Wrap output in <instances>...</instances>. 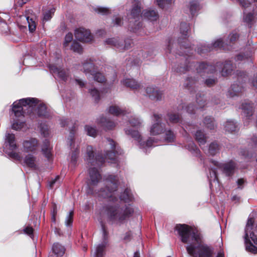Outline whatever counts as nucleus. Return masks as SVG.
I'll use <instances>...</instances> for the list:
<instances>
[{
    "instance_id": "obj_34",
    "label": "nucleus",
    "mask_w": 257,
    "mask_h": 257,
    "mask_svg": "<svg viewBox=\"0 0 257 257\" xmlns=\"http://www.w3.org/2000/svg\"><path fill=\"white\" fill-rule=\"evenodd\" d=\"M225 131L232 133L235 132L237 128L236 122L231 119L227 120L224 124Z\"/></svg>"
},
{
    "instance_id": "obj_50",
    "label": "nucleus",
    "mask_w": 257,
    "mask_h": 257,
    "mask_svg": "<svg viewBox=\"0 0 257 257\" xmlns=\"http://www.w3.org/2000/svg\"><path fill=\"white\" fill-rule=\"evenodd\" d=\"M27 20L28 23L29 31L31 32H33L36 29V24L35 22L32 20V19H29V17H27Z\"/></svg>"
},
{
    "instance_id": "obj_28",
    "label": "nucleus",
    "mask_w": 257,
    "mask_h": 257,
    "mask_svg": "<svg viewBox=\"0 0 257 257\" xmlns=\"http://www.w3.org/2000/svg\"><path fill=\"white\" fill-rule=\"evenodd\" d=\"M143 16L152 21H156L159 15L157 12L155 10H146L143 13Z\"/></svg>"
},
{
    "instance_id": "obj_37",
    "label": "nucleus",
    "mask_w": 257,
    "mask_h": 257,
    "mask_svg": "<svg viewBox=\"0 0 257 257\" xmlns=\"http://www.w3.org/2000/svg\"><path fill=\"white\" fill-rule=\"evenodd\" d=\"M53 252L58 256H62L65 252V248L61 244L55 243L53 244L52 247Z\"/></svg>"
},
{
    "instance_id": "obj_52",
    "label": "nucleus",
    "mask_w": 257,
    "mask_h": 257,
    "mask_svg": "<svg viewBox=\"0 0 257 257\" xmlns=\"http://www.w3.org/2000/svg\"><path fill=\"white\" fill-rule=\"evenodd\" d=\"M94 10L96 12L102 15H106L109 13V10L106 8L98 7L95 8Z\"/></svg>"
},
{
    "instance_id": "obj_38",
    "label": "nucleus",
    "mask_w": 257,
    "mask_h": 257,
    "mask_svg": "<svg viewBox=\"0 0 257 257\" xmlns=\"http://www.w3.org/2000/svg\"><path fill=\"white\" fill-rule=\"evenodd\" d=\"M105 43L110 45L112 46L115 47L116 48L118 49L119 51L120 49H121V42L119 41V39L118 38H109L106 40Z\"/></svg>"
},
{
    "instance_id": "obj_64",
    "label": "nucleus",
    "mask_w": 257,
    "mask_h": 257,
    "mask_svg": "<svg viewBox=\"0 0 257 257\" xmlns=\"http://www.w3.org/2000/svg\"><path fill=\"white\" fill-rule=\"evenodd\" d=\"M220 100L216 97L213 98L211 101V105H217L220 103Z\"/></svg>"
},
{
    "instance_id": "obj_41",
    "label": "nucleus",
    "mask_w": 257,
    "mask_h": 257,
    "mask_svg": "<svg viewBox=\"0 0 257 257\" xmlns=\"http://www.w3.org/2000/svg\"><path fill=\"white\" fill-rule=\"evenodd\" d=\"M238 154L241 156L242 159L244 160H249L253 157V154L245 149H240L239 151Z\"/></svg>"
},
{
    "instance_id": "obj_45",
    "label": "nucleus",
    "mask_w": 257,
    "mask_h": 257,
    "mask_svg": "<svg viewBox=\"0 0 257 257\" xmlns=\"http://www.w3.org/2000/svg\"><path fill=\"white\" fill-rule=\"evenodd\" d=\"M158 6L162 8H165L167 5L174 2L175 0H155Z\"/></svg>"
},
{
    "instance_id": "obj_16",
    "label": "nucleus",
    "mask_w": 257,
    "mask_h": 257,
    "mask_svg": "<svg viewBox=\"0 0 257 257\" xmlns=\"http://www.w3.org/2000/svg\"><path fill=\"white\" fill-rule=\"evenodd\" d=\"M125 134L127 135L131 136L132 138H133L136 140L138 141L140 143L141 147L145 148L146 147H150L152 146L153 143L154 141L152 139H149L147 142L146 143H142V138L141 135L139 132L137 131H134L132 130L125 129Z\"/></svg>"
},
{
    "instance_id": "obj_48",
    "label": "nucleus",
    "mask_w": 257,
    "mask_h": 257,
    "mask_svg": "<svg viewBox=\"0 0 257 257\" xmlns=\"http://www.w3.org/2000/svg\"><path fill=\"white\" fill-rule=\"evenodd\" d=\"M73 211L71 210L69 212L65 220V224L67 226H71L73 222Z\"/></svg>"
},
{
    "instance_id": "obj_24",
    "label": "nucleus",
    "mask_w": 257,
    "mask_h": 257,
    "mask_svg": "<svg viewBox=\"0 0 257 257\" xmlns=\"http://www.w3.org/2000/svg\"><path fill=\"white\" fill-rule=\"evenodd\" d=\"M198 80V77H188L185 82L184 86L190 90L191 93L196 91L195 84Z\"/></svg>"
},
{
    "instance_id": "obj_20",
    "label": "nucleus",
    "mask_w": 257,
    "mask_h": 257,
    "mask_svg": "<svg viewBox=\"0 0 257 257\" xmlns=\"http://www.w3.org/2000/svg\"><path fill=\"white\" fill-rule=\"evenodd\" d=\"M49 68L51 73L57 74L58 77L61 78L62 80L65 81L67 80L68 77V72L64 69H61L56 66L52 64L49 65Z\"/></svg>"
},
{
    "instance_id": "obj_7",
    "label": "nucleus",
    "mask_w": 257,
    "mask_h": 257,
    "mask_svg": "<svg viewBox=\"0 0 257 257\" xmlns=\"http://www.w3.org/2000/svg\"><path fill=\"white\" fill-rule=\"evenodd\" d=\"M254 221L253 218H248L244 229V239L246 251L255 254L257 253V247L253 244H257V236L252 231Z\"/></svg>"
},
{
    "instance_id": "obj_40",
    "label": "nucleus",
    "mask_w": 257,
    "mask_h": 257,
    "mask_svg": "<svg viewBox=\"0 0 257 257\" xmlns=\"http://www.w3.org/2000/svg\"><path fill=\"white\" fill-rule=\"evenodd\" d=\"M238 38V35L237 32L234 31L230 33L226 40H225V45L226 46L231 45L232 43H233Z\"/></svg>"
},
{
    "instance_id": "obj_21",
    "label": "nucleus",
    "mask_w": 257,
    "mask_h": 257,
    "mask_svg": "<svg viewBox=\"0 0 257 257\" xmlns=\"http://www.w3.org/2000/svg\"><path fill=\"white\" fill-rule=\"evenodd\" d=\"M81 70H83V72L86 74L90 73L91 75L94 72L95 67L91 59H87L82 63Z\"/></svg>"
},
{
    "instance_id": "obj_6",
    "label": "nucleus",
    "mask_w": 257,
    "mask_h": 257,
    "mask_svg": "<svg viewBox=\"0 0 257 257\" xmlns=\"http://www.w3.org/2000/svg\"><path fill=\"white\" fill-rule=\"evenodd\" d=\"M153 123L150 127V134L153 136L165 134V140L167 142H172L175 139V135L171 128L166 127L165 124L162 123L161 115L157 114L153 115Z\"/></svg>"
},
{
    "instance_id": "obj_18",
    "label": "nucleus",
    "mask_w": 257,
    "mask_h": 257,
    "mask_svg": "<svg viewBox=\"0 0 257 257\" xmlns=\"http://www.w3.org/2000/svg\"><path fill=\"white\" fill-rule=\"evenodd\" d=\"M196 101L198 104L197 107H195L193 104H189L185 108L187 112L190 114L194 113L195 108H202L207 104L206 100L204 99V95H202L201 93L199 92L196 94Z\"/></svg>"
},
{
    "instance_id": "obj_47",
    "label": "nucleus",
    "mask_w": 257,
    "mask_h": 257,
    "mask_svg": "<svg viewBox=\"0 0 257 257\" xmlns=\"http://www.w3.org/2000/svg\"><path fill=\"white\" fill-rule=\"evenodd\" d=\"M129 122L133 126L135 127L140 126L142 123L141 120L135 116H132Z\"/></svg>"
},
{
    "instance_id": "obj_29",
    "label": "nucleus",
    "mask_w": 257,
    "mask_h": 257,
    "mask_svg": "<svg viewBox=\"0 0 257 257\" xmlns=\"http://www.w3.org/2000/svg\"><path fill=\"white\" fill-rule=\"evenodd\" d=\"M98 122L102 126L107 130L112 129L115 126V123L114 122L104 117H101L99 118Z\"/></svg>"
},
{
    "instance_id": "obj_42",
    "label": "nucleus",
    "mask_w": 257,
    "mask_h": 257,
    "mask_svg": "<svg viewBox=\"0 0 257 257\" xmlns=\"http://www.w3.org/2000/svg\"><path fill=\"white\" fill-rule=\"evenodd\" d=\"M120 199L125 202L132 201L133 196L131 190L128 189H125L123 193L120 195Z\"/></svg>"
},
{
    "instance_id": "obj_27",
    "label": "nucleus",
    "mask_w": 257,
    "mask_h": 257,
    "mask_svg": "<svg viewBox=\"0 0 257 257\" xmlns=\"http://www.w3.org/2000/svg\"><path fill=\"white\" fill-rule=\"evenodd\" d=\"M121 82L124 85L133 89H139L142 87L139 83L133 79H125Z\"/></svg>"
},
{
    "instance_id": "obj_57",
    "label": "nucleus",
    "mask_w": 257,
    "mask_h": 257,
    "mask_svg": "<svg viewBox=\"0 0 257 257\" xmlns=\"http://www.w3.org/2000/svg\"><path fill=\"white\" fill-rule=\"evenodd\" d=\"M216 82L215 79L209 77L205 80L204 83L208 87H211L215 84Z\"/></svg>"
},
{
    "instance_id": "obj_1",
    "label": "nucleus",
    "mask_w": 257,
    "mask_h": 257,
    "mask_svg": "<svg viewBox=\"0 0 257 257\" xmlns=\"http://www.w3.org/2000/svg\"><path fill=\"white\" fill-rule=\"evenodd\" d=\"M190 26L186 22H181L179 26V33H178V48L180 50L178 55V70L180 72H185L188 71H196L198 74L204 76L205 74L213 73L217 69H218L222 76H227L231 74L233 69V66L230 61H226L224 63L217 62L215 66L209 64L208 63L201 62L195 63L191 61V54H193V49L190 43L189 33Z\"/></svg>"
},
{
    "instance_id": "obj_14",
    "label": "nucleus",
    "mask_w": 257,
    "mask_h": 257,
    "mask_svg": "<svg viewBox=\"0 0 257 257\" xmlns=\"http://www.w3.org/2000/svg\"><path fill=\"white\" fill-rule=\"evenodd\" d=\"M76 129L75 126H73L70 131L69 137L68 138L67 143L71 147V149H74L73 152L71 155V162L73 163H75L77 161V158L79 154L78 145L75 147V145L73 142L75 132Z\"/></svg>"
},
{
    "instance_id": "obj_51",
    "label": "nucleus",
    "mask_w": 257,
    "mask_h": 257,
    "mask_svg": "<svg viewBox=\"0 0 257 257\" xmlns=\"http://www.w3.org/2000/svg\"><path fill=\"white\" fill-rule=\"evenodd\" d=\"M73 39V35L71 33H68L65 37V40L64 42V47L66 48L68 45L69 43H70Z\"/></svg>"
},
{
    "instance_id": "obj_63",
    "label": "nucleus",
    "mask_w": 257,
    "mask_h": 257,
    "mask_svg": "<svg viewBox=\"0 0 257 257\" xmlns=\"http://www.w3.org/2000/svg\"><path fill=\"white\" fill-rule=\"evenodd\" d=\"M76 83L80 87L85 86V83L82 80L78 78H76L75 80Z\"/></svg>"
},
{
    "instance_id": "obj_55",
    "label": "nucleus",
    "mask_w": 257,
    "mask_h": 257,
    "mask_svg": "<svg viewBox=\"0 0 257 257\" xmlns=\"http://www.w3.org/2000/svg\"><path fill=\"white\" fill-rule=\"evenodd\" d=\"M132 238L133 235L132 232L127 231L123 234L122 239L125 242H128L132 240Z\"/></svg>"
},
{
    "instance_id": "obj_11",
    "label": "nucleus",
    "mask_w": 257,
    "mask_h": 257,
    "mask_svg": "<svg viewBox=\"0 0 257 257\" xmlns=\"http://www.w3.org/2000/svg\"><path fill=\"white\" fill-rule=\"evenodd\" d=\"M211 162L214 166L221 168L223 173L227 176H232L237 167L236 163L232 160L221 164L213 160H211Z\"/></svg>"
},
{
    "instance_id": "obj_58",
    "label": "nucleus",
    "mask_w": 257,
    "mask_h": 257,
    "mask_svg": "<svg viewBox=\"0 0 257 257\" xmlns=\"http://www.w3.org/2000/svg\"><path fill=\"white\" fill-rule=\"evenodd\" d=\"M52 207L53 208L51 212L52 219L54 222H55L56 220V216L57 213V208L56 204L55 203H53Z\"/></svg>"
},
{
    "instance_id": "obj_61",
    "label": "nucleus",
    "mask_w": 257,
    "mask_h": 257,
    "mask_svg": "<svg viewBox=\"0 0 257 257\" xmlns=\"http://www.w3.org/2000/svg\"><path fill=\"white\" fill-rule=\"evenodd\" d=\"M131 44H132V41L130 40H128L126 41L125 45L124 46L121 44V49H120V51H122V50H127V49H129L131 47Z\"/></svg>"
},
{
    "instance_id": "obj_8",
    "label": "nucleus",
    "mask_w": 257,
    "mask_h": 257,
    "mask_svg": "<svg viewBox=\"0 0 257 257\" xmlns=\"http://www.w3.org/2000/svg\"><path fill=\"white\" fill-rule=\"evenodd\" d=\"M134 4L132 9L130 19H133L134 21H131L129 24V28L131 31L136 32L140 28L142 27V24L138 22L141 16V6L139 1L134 0Z\"/></svg>"
},
{
    "instance_id": "obj_30",
    "label": "nucleus",
    "mask_w": 257,
    "mask_h": 257,
    "mask_svg": "<svg viewBox=\"0 0 257 257\" xmlns=\"http://www.w3.org/2000/svg\"><path fill=\"white\" fill-rule=\"evenodd\" d=\"M24 163L25 164L32 168L36 169V158L32 155H28L24 159Z\"/></svg>"
},
{
    "instance_id": "obj_56",
    "label": "nucleus",
    "mask_w": 257,
    "mask_h": 257,
    "mask_svg": "<svg viewBox=\"0 0 257 257\" xmlns=\"http://www.w3.org/2000/svg\"><path fill=\"white\" fill-rule=\"evenodd\" d=\"M169 122L175 124L177 123V116L175 113H170L168 114Z\"/></svg>"
},
{
    "instance_id": "obj_31",
    "label": "nucleus",
    "mask_w": 257,
    "mask_h": 257,
    "mask_svg": "<svg viewBox=\"0 0 257 257\" xmlns=\"http://www.w3.org/2000/svg\"><path fill=\"white\" fill-rule=\"evenodd\" d=\"M200 8V5H199L198 1L193 0L190 2L189 5V10L192 17L197 14V13Z\"/></svg>"
},
{
    "instance_id": "obj_15",
    "label": "nucleus",
    "mask_w": 257,
    "mask_h": 257,
    "mask_svg": "<svg viewBox=\"0 0 257 257\" xmlns=\"http://www.w3.org/2000/svg\"><path fill=\"white\" fill-rule=\"evenodd\" d=\"M74 35L77 40L83 42H89L92 38L90 31L83 28L76 29Z\"/></svg>"
},
{
    "instance_id": "obj_13",
    "label": "nucleus",
    "mask_w": 257,
    "mask_h": 257,
    "mask_svg": "<svg viewBox=\"0 0 257 257\" xmlns=\"http://www.w3.org/2000/svg\"><path fill=\"white\" fill-rule=\"evenodd\" d=\"M147 96L151 100L161 101L163 98V92L158 88L149 86L145 89Z\"/></svg>"
},
{
    "instance_id": "obj_22",
    "label": "nucleus",
    "mask_w": 257,
    "mask_h": 257,
    "mask_svg": "<svg viewBox=\"0 0 257 257\" xmlns=\"http://www.w3.org/2000/svg\"><path fill=\"white\" fill-rule=\"evenodd\" d=\"M209 174L207 175V178L209 182V186L211 189H213V185L218 184V181L217 178L216 169L214 167L209 168Z\"/></svg>"
},
{
    "instance_id": "obj_25",
    "label": "nucleus",
    "mask_w": 257,
    "mask_h": 257,
    "mask_svg": "<svg viewBox=\"0 0 257 257\" xmlns=\"http://www.w3.org/2000/svg\"><path fill=\"white\" fill-rule=\"evenodd\" d=\"M255 16L253 13L243 12V22L250 29L254 23Z\"/></svg>"
},
{
    "instance_id": "obj_59",
    "label": "nucleus",
    "mask_w": 257,
    "mask_h": 257,
    "mask_svg": "<svg viewBox=\"0 0 257 257\" xmlns=\"http://www.w3.org/2000/svg\"><path fill=\"white\" fill-rule=\"evenodd\" d=\"M246 182V181L243 178L238 179L236 181L237 185V189H242L244 187V184Z\"/></svg>"
},
{
    "instance_id": "obj_23",
    "label": "nucleus",
    "mask_w": 257,
    "mask_h": 257,
    "mask_svg": "<svg viewBox=\"0 0 257 257\" xmlns=\"http://www.w3.org/2000/svg\"><path fill=\"white\" fill-rule=\"evenodd\" d=\"M253 103H250L246 102L242 103L241 109L244 116L249 119L252 116L253 114Z\"/></svg>"
},
{
    "instance_id": "obj_54",
    "label": "nucleus",
    "mask_w": 257,
    "mask_h": 257,
    "mask_svg": "<svg viewBox=\"0 0 257 257\" xmlns=\"http://www.w3.org/2000/svg\"><path fill=\"white\" fill-rule=\"evenodd\" d=\"M250 55H245L244 54H239L236 56L235 59L236 61L248 60L250 58Z\"/></svg>"
},
{
    "instance_id": "obj_49",
    "label": "nucleus",
    "mask_w": 257,
    "mask_h": 257,
    "mask_svg": "<svg viewBox=\"0 0 257 257\" xmlns=\"http://www.w3.org/2000/svg\"><path fill=\"white\" fill-rule=\"evenodd\" d=\"M55 11V9L52 8L49 10L48 12H46L44 14V20L46 21L50 20L51 19L52 15L54 14Z\"/></svg>"
},
{
    "instance_id": "obj_19",
    "label": "nucleus",
    "mask_w": 257,
    "mask_h": 257,
    "mask_svg": "<svg viewBox=\"0 0 257 257\" xmlns=\"http://www.w3.org/2000/svg\"><path fill=\"white\" fill-rule=\"evenodd\" d=\"M38 146V141L35 138H30L23 143V151L25 152L35 151Z\"/></svg>"
},
{
    "instance_id": "obj_35",
    "label": "nucleus",
    "mask_w": 257,
    "mask_h": 257,
    "mask_svg": "<svg viewBox=\"0 0 257 257\" xmlns=\"http://www.w3.org/2000/svg\"><path fill=\"white\" fill-rule=\"evenodd\" d=\"M219 151V146L218 144L217 143L214 142L209 145L207 149V154L209 155L213 156L218 153Z\"/></svg>"
},
{
    "instance_id": "obj_5",
    "label": "nucleus",
    "mask_w": 257,
    "mask_h": 257,
    "mask_svg": "<svg viewBox=\"0 0 257 257\" xmlns=\"http://www.w3.org/2000/svg\"><path fill=\"white\" fill-rule=\"evenodd\" d=\"M102 212L109 221L112 223L120 222L131 216L133 209L131 207H126L123 209L118 204H108L103 207Z\"/></svg>"
},
{
    "instance_id": "obj_10",
    "label": "nucleus",
    "mask_w": 257,
    "mask_h": 257,
    "mask_svg": "<svg viewBox=\"0 0 257 257\" xmlns=\"http://www.w3.org/2000/svg\"><path fill=\"white\" fill-rule=\"evenodd\" d=\"M236 75L237 76V80L238 82H234L229 88L227 96L228 97L232 98L236 96H238L241 92L243 86L240 82L241 80H245L246 78V74L244 72L237 71Z\"/></svg>"
},
{
    "instance_id": "obj_33",
    "label": "nucleus",
    "mask_w": 257,
    "mask_h": 257,
    "mask_svg": "<svg viewBox=\"0 0 257 257\" xmlns=\"http://www.w3.org/2000/svg\"><path fill=\"white\" fill-rule=\"evenodd\" d=\"M109 112L110 114L116 116H119L120 115H124L126 113H128L126 110H124L120 109L117 105H111L109 108Z\"/></svg>"
},
{
    "instance_id": "obj_4",
    "label": "nucleus",
    "mask_w": 257,
    "mask_h": 257,
    "mask_svg": "<svg viewBox=\"0 0 257 257\" xmlns=\"http://www.w3.org/2000/svg\"><path fill=\"white\" fill-rule=\"evenodd\" d=\"M37 110L39 116H47V108L45 104L39 103L38 99L27 98L20 99L13 103L12 111L16 117L29 114Z\"/></svg>"
},
{
    "instance_id": "obj_53",
    "label": "nucleus",
    "mask_w": 257,
    "mask_h": 257,
    "mask_svg": "<svg viewBox=\"0 0 257 257\" xmlns=\"http://www.w3.org/2000/svg\"><path fill=\"white\" fill-rule=\"evenodd\" d=\"M90 93L96 101H97L100 98L99 91L96 89H91Z\"/></svg>"
},
{
    "instance_id": "obj_36",
    "label": "nucleus",
    "mask_w": 257,
    "mask_h": 257,
    "mask_svg": "<svg viewBox=\"0 0 257 257\" xmlns=\"http://www.w3.org/2000/svg\"><path fill=\"white\" fill-rule=\"evenodd\" d=\"M203 123L205 126L210 130H213L216 127L214 119L211 116H207L203 120Z\"/></svg>"
},
{
    "instance_id": "obj_32",
    "label": "nucleus",
    "mask_w": 257,
    "mask_h": 257,
    "mask_svg": "<svg viewBox=\"0 0 257 257\" xmlns=\"http://www.w3.org/2000/svg\"><path fill=\"white\" fill-rule=\"evenodd\" d=\"M195 139L198 143L199 146L202 147V146L204 145L207 141V138L204 135L203 132L201 130L196 131L195 134Z\"/></svg>"
},
{
    "instance_id": "obj_46",
    "label": "nucleus",
    "mask_w": 257,
    "mask_h": 257,
    "mask_svg": "<svg viewBox=\"0 0 257 257\" xmlns=\"http://www.w3.org/2000/svg\"><path fill=\"white\" fill-rule=\"evenodd\" d=\"M71 49L75 52L81 53L82 52L81 46L77 42L74 41L71 46Z\"/></svg>"
},
{
    "instance_id": "obj_43",
    "label": "nucleus",
    "mask_w": 257,
    "mask_h": 257,
    "mask_svg": "<svg viewBox=\"0 0 257 257\" xmlns=\"http://www.w3.org/2000/svg\"><path fill=\"white\" fill-rule=\"evenodd\" d=\"M85 131L88 136L92 137H95L97 134V131L96 129L91 125H86L85 127Z\"/></svg>"
},
{
    "instance_id": "obj_26",
    "label": "nucleus",
    "mask_w": 257,
    "mask_h": 257,
    "mask_svg": "<svg viewBox=\"0 0 257 257\" xmlns=\"http://www.w3.org/2000/svg\"><path fill=\"white\" fill-rule=\"evenodd\" d=\"M51 150L52 147L50 146V142L46 139L42 146V152L48 160H50L52 157Z\"/></svg>"
},
{
    "instance_id": "obj_62",
    "label": "nucleus",
    "mask_w": 257,
    "mask_h": 257,
    "mask_svg": "<svg viewBox=\"0 0 257 257\" xmlns=\"http://www.w3.org/2000/svg\"><path fill=\"white\" fill-rule=\"evenodd\" d=\"M41 131L44 137H47L49 135V130L47 126H41Z\"/></svg>"
},
{
    "instance_id": "obj_60",
    "label": "nucleus",
    "mask_w": 257,
    "mask_h": 257,
    "mask_svg": "<svg viewBox=\"0 0 257 257\" xmlns=\"http://www.w3.org/2000/svg\"><path fill=\"white\" fill-rule=\"evenodd\" d=\"M24 125V122H14L12 124V128L15 130H18L21 129Z\"/></svg>"
},
{
    "instance_id": "obj_17",
    "label": "nucleus",
    "mask_w": 257,
    "mask_h": 257,
    "mask_svg": "<svg viewBox=\"0 0 257 257\" xmlns=\"http://www.w3.org/2000/svg\"><path fill=\"white\" fill-rule=\"evenodd\" d=\"M102 229L104 240L101 244L96 246L94 252V257H103L105 254V248L107 243L106 240L107 236V232L103 225H102Z\"/></svg>"
},
{
    "instance_id": "obj_12",
    "label": "nucleus",
    "mask_w": 257,
    "mask_h": 257,
    "mask_svg": "<svg viewBox=\"0 0 257 257\" xmlns=\"http://www.w3.org/2000/svg\"><path fill=\"white\" fill-rule=\"evenodd\" d=\"M6 141L9 145L11 149L12 150L11 152L8 153L9 156L17 161H21L22 157L18 153L13 151L17 148V146L15 142V137L14 134L8 133L6 135Z\"/></svg>"
},
{
    "instance_id": "obj_9",
    "label": "nucleus",
    "mask_w": 257,
    "mask_h": 257,
    "mask_svg": "<svg viewBox=\"0 0 257 257\" xmlns=\"http://www.w3.org/2000/svg\"><path fill=\"white\" fill-rule=\"evenodd\" d=\"M225 42L222 38H219L211 44L203 43L199 44L197 47L196 51L200 55H203L207 52H210L214 49L223 48L225 49Z\"/></svg>"
},
{
    "instance_id": "obj_39",
    "label": "nucleus",
    "mask_w": 257,
    "mask_h": 257,
    "mask_svg": "<svg viewBox=\"0 0 257 257\" xmlns=\"http://www.w3.org/2000/svg\"><path fill=\"white\" fill-rule=\"evenodd\" d=\"M188 149L192 154L198 157L199 156L200 151L193 141H190L187 146Z\"/></svg>"
},
{
    "instance_id": "obj_3",
    "label": "nucleus",
    "mask_w": 257,
    "mask_h": 257,
    "mask_svg": "<svg viewBox=\"0 0 257 257\" xmlns=\"http://www.w3.org/2000/svg\"><path fill=\"white\" fill-rule=\"evenodd\" d=\"M178 232L182 241L186 243L188 253L193 257H213V249L204 244L203 235L197 228H193L186 224H178ZM216 257H225L223 251L220 249Z\"/></svg>"
},
{
    "instance_id": "obj_2",
    "label": "nucleus",
    "mask_w": 257,
    "mask_h": 257,
    "mask_svg": "<svg viewBox=\"0 0 257 257\" xmlns=\"http://www.w3.org/2000/svg\"><path fill=\"white\" fill-rule=\"evenodd\" d=\"M106 144L107 150L104 156L97 155L95 158L92 147L91 146L87 147L86 159L89 166H99L105 162V160H113L114 159L115 154L118 152L117 146L114 141L111 139H108ZM89 177L88 181L89 191L88 193L98 195L103 198H109V201L113 202L117 200L116 197L114 196V191H116L117 188V182L116 176L110 175L106 179L105 184L107 191L103 188L101 189L99 191L94 190V188L97 186L102 179L100 174L95 167L90 168Z\"/></svg>"
},
{
    "instance_id": "obj_44",
    "label": "nucleus",
    "mask_w": 257,
    "mask_h": 257,
    "mask_svg": "<svg viewBox=\"0 0 257 257\" xmlns=\"http://www.w3.org/2000/svg\"><path fill=\"white\" fill-rule=\"evenodd\" d=\"M93 76L94 80L100 83H102L105 81V78L104 75L100 72H93L91 74Z\"/></svg>"
}]
</instances>
